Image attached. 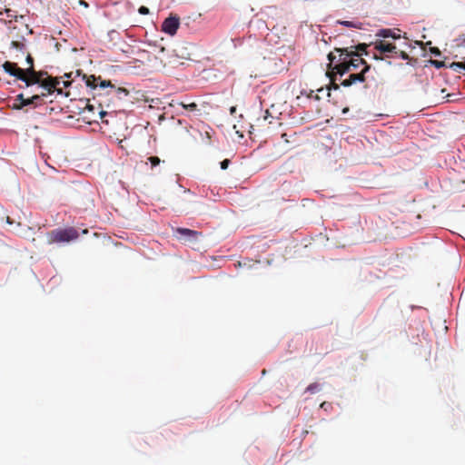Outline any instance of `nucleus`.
<instances>
[{
  "label": "nucleus",
  "mask_w": 465,
  "mask_h": 465,
  "mask_svg": "<svg viewBox=\"0 0 465 465\" xmlns=\"http://www.w3.org/2000/svg\"><path fill=\"white\" fill-rule=\"evenodd\" d=\"M87 232H88V231H87L86 229H84V230H83V231H82V233H84V234H85V233H87Z\"/></svg>",
  "instance_id": "obj_38"
},
{
  "label": "nucleus",
  "mask_w": 465,
  "mask_h": 465,
  "mask_svg": "<svg viewBox=\"0 0 465 465\" xmlns=\"http://www.w3.org/2000/svg\"><path fill=\"white\" fill-rule=\"evenodd\" d=\"M400 29H381L377 32L376 35L382 38H401Z\"/></svg>",
  "instance_id": "obj_10"
},
{
  "label": "nucleus",
  "mask_w": 465,
  "mask_h": 465,
  "mask_svg": "<svg viewBox=\"0 0 465 465\" xmlns=\"http://www.w3.org/2000/svg\"><path fill=\"white\" fill-rule=\"evenodd\" d=\"M431 53L435 55H439L440 54V50L437 47L431 49Z\"/></svg>",
  "instance_id": "obj_29"
},
{
  "label": "nucleus",
  "mask_w": 465,
  "mask_h": 465,
  "mask_svg": "<svg viewBox=\"0 0 465 465\" xmlns=\"http://www.w3.org/2000/svg\"><path fill=\"white\" fill-rule=\"evenodd\" d=\"M75 74H76V75H80V71L77 70Z\"/></svg>",
  "instance_id": "obj_39"
},
{
  "label": "nucleus",
  "mask_w": 465,
  "mask_h": 465,
  "mask_svg": "<svg viewBox=\"0 0 465 465\" xmlns=\"http://www.w3.org/2000/svg\"><path fill=\"white\" fill-rule=\"evenodd\" d=\"M375 49L378 50L380 53H398L397 47L394 44L384 40L377 41L375 43Z\"/></svg>",
  "instance_id": "obj_9"
},
{
  "label": "nucleus",
  "mask_w": 465,
  "mask_h": 465,
  "mask_svg": "<svg viewBox=\"0 0 465 465\" xmlns=\"http://www.w3.org/2000/svg\"><path fill=\"white\" fill-rule=\"evenodd\" d=\"M450 67L453 68L454 70H458V69H465V63H461V62H454L450 64Z\"/></svg>",
  "instance_id": "obj_18"
},
{
  "label": "nucleus",
  "mask_w": 465,
  "mask_h": 465,
  "mask_svg": "<svg viewBox=\"0 0 465 465\" xmlns=\"http://www.w3.org/2000/svg\"><path fill=\"white\" fill-rule=\"evenodd\" d=\"M396 54H398L403 60L409 59V54L405 51H398Z\"/></svg>",
  "instance_id": "obj_24"
},
{
  "label": "nucleus",
  "mask_w": 465,
  "mask_h": 465,
  "mask_svg": "<svg viewBox=\"0 0 465 465\" xmlns=\"http://www.w3.org/2000/svg\"><path fill=\"white\" fill-rule=\"evenodd\" d=\"M431 64L436 67V68H441L445 65L444 62H441V61H438V60H431Z\"/></svg>",
  "instance_id": "obj_23"
},
{
  "label": "nucleus",
  "mask_w": 465,
  "mask_h": 465,
  "mask_svg": "<svg viewBox=\"0 0 465 465\" xmlns=\"http://www.w3.org/2000/svg\"><path fill=\"white\" fill-rule=\"evenodd\" d=\"M334 52L338 53L336 56L333 53L328 54L330 61L329 66L331 68L332 73L342 76L344 74L351 71H356L360 66H363L360 73H351L349 77L343 80L341 84L348 87L357 82L365 81V74L370 70L371 66L366 61L361 57V54L353 50V46L346 48H335Z\"/></svg>",
  "instance_id": "obj_1"
},
{
  "label": "nucleus",
  "mask_w": 465,
  "mask_h": 465,
  "mask_svg": "<svg viewBox=\"0 0 465 465\" xmlns=\"http://www.w3.org/2000/svg\"><path fill=\"white\" fill-rule=\"evenodd\" d=\"M148 161L151 163L152 166H156L161 163V160L157 156H151L148 158Z\"/></svg>",
  "instance_id": "obj_20"
},
{
  "label": "nucleus",
  "mask_w": 465,
  "mask_h": 465,
  "mask_svg": "<svg viewBox=\"0 0 465 465\" xmlns=\"http://www.w3.org/2000/svg\"><path fill=\"white\" fill-rule=\"evenodd\" d=\"M367 47H368V45L366 44H359L355 49H356V53L360 54L361 56L364 54H368V52H367Z\"/></svg>",
  "instance_id": "obj_16"
},
{
  "label": "nucleus",
  "mask_w": 465,
  "mask_h": 465,
  "mask_svg": "<svg viewBox=\"0 0 465 465\" xmlns=\"http://www.w3.org/2000/svg\"><path fill=\"white\" fill-rule=\"evenodd\" d=\"M4 220L8 224H13L14 223L13 220H11V218L3 212L2 214L0 215V222H3Z\"/></svg>",
  "instance_id": "obj_21"
},
{
  "label": "nucleus",
  "mask_w": 465,
  "mask_h": 465,
  "mask_svg": "<svg viewBox=\"0 0 465 465\" xmlns=\"http://www.w3.org/2000/svg\"><path fill=\"white\" fill-rule=\"evenodd\" d=\"M80 233L74 227L57 228L47 232L48 244L70 242L78 239Z\"/></svg>",
  "instance_id": "obj_2"
},
{
  "label": "nucleus",
  "mask_w": 465,
  "mask_h": 465,
  "mask_svg": "<svg viewBox=\"0 0 465 465\" xmlns=\"http://www.w3.org/2000/svg\"><path fill=\"white\" fill-rule=\"evenodd\" d=\"M229 164H230V160L229 159H224L223 161L221 162V168L223 170H225V169L228 168Z\"/></svg>",
  "instance_id": "obj_26"
},
{
  "label": "nucleus",
  "mask_w": 465,
  "mask_h": 465,
  "mask_svg": "<svg viewBox=\"0 0 465 465\" xmlns=\"http://www.w3.org/2000/svg\"><path fill=\"white\" fill-rule=\"evenodd\" d=\"M11 45L16 49H23L24 47V44L20 43V42H17V41H13L11 43Z\"/></svg>",
  "instance_id": "obj_25"
},
{
  "label": "nucleus",
  "mask_w": 465,
  "mask_h": 465,
  "mask_svg": "<svg viewBox=\"0 0 465 465\" xmlns=\"http://www.w3.org/2000/svg\"><path fill=\"white\" fill-rule=\"evenodd\" d=\"M41 79L39 73H37L34 68H26L25 69L24 79L21 81L25 83L26 86H31L33 84H39L41 83Z\"/></svg>",
  "instance_id": "obj_6"
},
{
  "label": "nucleus",
  "mask_w": 465,
  "mask_h": 465,
  "mask_svg": "<svg viewBox=\"0 0 465 465\" xmlns=\"http://www.w3.org/2000/svg\"><path fill=\"white\" fill-rule=\"evenodd\" d=\"M175 233L176 235H179V239L189 242L196 241L198 236L201 235V232L197 231L180 227L175 229Z\"/></svg>",
  "instance_id": "obj_8"
},
{
  "label": "nucleus",
  "mask_w": 465,
  "mask_h": 465,
  "mask_svg": "<svg viewBox=\"0 0 465 465\" xmlns=\"http://www.w3.org/2000/svg\"><path fill=\"white\" fill-rule=\"evenodd\" d=\"M39 84L47 91V94H52L54 91L63 94L62 88L59 87L60 80L57 77L47 76L45 79L42 78Z\"/></svg>",
  "instance_id": "obj_4"
},
{
  "label": "nucleus",
  "mask_w": 465,
  "mask_h": 465,
  "mask_svg": "<svg viewBox=\"0 0 465 465\" xmlns=\"http://www.w3.org/2000/svg\"><path fill=\"white\" fill-rule=\"evenodd\" d=\"M138 11L141 15H147L149 13V9L145 6H141Z\"/></svg>",
  "instance_id": "obj_27"
},
{
  "label": "nucleus",
  "mask_w": 465,
  "mask_h": 465,
  "mask_svg": "<svg viewBox=\"0 0 465 465\" xmlns=\"http://www.w3.org/2000/svg\"><path fill=\"white\" fill-rule=\"evenodd\" d=\"M114 95L119 99H123L124 97H125L129 94V91L124 87H118V88L114 87Z\"/></svg>",
  "instance_id": "obj_13"
},
{
  "label": "nucleus",
  "mask_w": 465,
  "mask_h": 465,
  "mask_svg": "<svg viewBox=\"0 0 465 465\" xmlns=\"http://www.w3.org/2000/svg\"><path fill=\"white\" fill-rule=\"evenodd\" d=\"M5 13L6 15V17H8L10 19L17 18L16 11L12 10L11 8H5Z\"/></svg>",
  "instance_id": "obj_17"
},
{
  "label": "nucleus",
  "mask_w": 465,
  "mask_h": 465,
  "mask_svg": "<svg viewBox=\"0 0 465 465\" xmlns=\"http://www.w3.org/2000/svg\"><path fill=\"white\" fill-rule=\"evenodd\" d=\"M86 108H87L90 112H94V109H95V108H94V105H93V104H89L86 105Z\"/></svg>",
  "instance_id": "obj_31"
},
{
  "label": "nucleus",
  "mask_w": 465,
  "mask_h": 465,
  "mask_svg": "<svg viewBox=\"0 0 465 465\" xmlns=\"http://www.w3.org/2000/svg\"><path fill=\"white\" fill-rule=\"evenodd\" d=\"M73 74H74L73 72H71V73H69V74H64V77H66V78H71V77H72V75H73Z\"/></svg>",
  "instance_id": "obj_37"
},
{
  "label": "nucleus",
  "mask_w": 465,
  "mask_h": 465,
  "mask_svg": "<svg viewBox=\"0 0 465 465\" xmlns=\"http://www.w3.org/2000/svg\"><path fill=\"white\" fill-rule=\"evenodd\" d=\"M0 14L2 15V12H0Z\"/></svg>",
  "instance_id": "obj_40"
},
{
  "label": "nucleus",
  "mask_w": 465,
  "mask_h": 465,
  "mask_svg": "<svg viewBox=\"0 0 465 465\" xmlns=\"http://www.w3.org/2000/svg\"><path fill=\"white\" fill-rule=\"evenodd\" d=\"M331 406V404L330 402H327V401H323L322 404H321V408L323 409V410H327L328 408H330Z\"/></svg>",
  "instance_id": "obj_28"
},
{
  "label": "nucleus",
  "mask_w": 465,
  "mask_h": 465,
  "mask_svg": "<svg viewBox=\"0 0 465 465\" xmlns=\"http://www.w3.org/2000/svg\"><path fill=\"white\" fill-rule=\"evenodd\" d=\"M46 94L45 93H43L42 94H35L33 95L32 97L30 98H25L24 97V94H20L16 96V99L15 101L19 102L18 104H14V108H16V109H21L23 108L24 106H26V105H29V104H37V101L40 100V98L42 96H45Z\"/></svg>",
  "instance_id": "obj_5"
},
{
  "label": "nucleus",
  "mask_w": 465,
  "mask_h": 465,
  "mask_svg": "<svg viewBox=\"0 0 465 465\" xmlns=\"http://www.w3.org/2000/svg\"><path fill=\"white\" fill-rule=\"evenodd\" d=\"M4 70L12 76L21 80L24 79L25 69L17 66V64L6 61L3 64Z\"/></svg>",
  "instance_id": "obj_7"
},
{
  "label": "nucleus",
  "mask_w": 465,
  "mask_h": 465,
  "mask_svg": "<svg viewBox=\"0 0 465 465\" xmlns=\"http://www.w3.org/2000/svg\"><path fill=\"white\" fill-rule=\"evenodd\" d=\"M71 83L72 82H70V81H64L63 82L64 87H68L71 84Z\"/></svg>",
  "instance_id": "obj_34"
},
{
  "label": "nucleus",
  "mask_w": 465,
  "mask_h": 465,
  "mask_svg": "<svg viewBox=\"0 0 465 465\" xmlns=\"http://www.w3.org/2000/svg\"><path fill=\"white\" fill-rule=\"evenodd\" d=\"M98 85L101 88H104V87H108V86H110L112 89L114 88V85L111 83V81H106V80L100 81Z\"/></svg>",
  "instance_id": "obj_19"
},
{
  "label": "nucleus",
  "mask_w": 465,
  "mask_h": 465,
  "mask_svg": "<svg viewBox=\"0 0 465 465\" xmlns=\"http://www.w3.org/2000/svg\"><path fill=\"white\" fill-rule=\"evenodd\" d=\"M83 79L85 80V84L89 87L96 88L98 86V84L96 83L97 78L94 75L86 76L85 74H83Z\"/></svg>",
  "instance_id": "obj_12"
},
{
  "label": "nucleus",
  "mask_w": 465,
  "mask_h": 465,
  "mask_svg": "<svg viewBox=\"0 0 465 465\" xmlns=\"http://www.w3.org/2000/svg\"><path fill=\"white\" fill-rule=\"evenodd\" d=\"M177 104L180 105L181 107H183L184 110L190 112V113H195V112L199 111L198 105L194 102L188 103V104H186L184 102H179V103H177Z\"/></svg>",
  "instance_id": "obj_11"
},
{
  "label": "nucleus",
  "mask_w": 465,
  "mask_h": 465,
  "mask_svg": "<svg viewBox=\"0 0 465 465\" xmlns=\"http://www.w3.org/2000/svg\"><path fill=\"white\" fill-rule=\"evenodd\" d=\"M26 63L29 65L28 68H34V58L32 57V55L30 54H28L26 56Z\"/></svg>",
  "instance_id": "obj_22"
},
{
  "label": "nucleus",
  "mask_w": 465,
  "mask_h": 465,
  "mask_svg": "<svg viewBox=\"0 0 465 465\" xmlns=\"http://www.w3.org/2000/svg\"><path fill=\"white\" fill-rule=\"evenodd\" d=\"M339 24L346 26V27H352V28H361V23L355 22V21H338Z\"/></svg>",
  "instance_id": "obj_14"
},
{
  "label": "nucleus",
  "mask_w": 465,
  "mask_h": 465,
  "mask_svg": "<svg viewBox=\"0 0 465 465\" xmlns=\"http://www.w3.org/2000/svg\"><path fill=\"white\" fill-rule=\"evenodd\" d=\"M179 26L180 17L176 14H170V15L162 23L161 30L164 34L173 36L176 35Z\"/></svg>",
  "instance_id": "obj_3"
},
{
  "label": "nucleus",
  "mask_w": 465,
  "mask_h": 465,
  "mask_svg": "<svg viewBox=\"0 0 465 465\" xmlns=\"http://www.w3.org/2000/svg\"><path fill=\"white\" fill-rule=\"evenodd\" d=\"M339 87H340L339 84H335L333 81L331 82V88L337 90V89H339Z\"/></svg>",
  "instance_id": "obj_32"
},
{
  "label": "nucleus",
  "mask_w": 465,
  "mask_h": 465,
  "mask_svg": "<svg viewBox=\"0 0 465 465\" xmlns=\"http://www.w3.org/2000/svg\"><path fill=\"white\" fill-rule=\"evenodd\" d=\"M39 75H40V78H43L44 75H46L47 73L46 72H42V71H39Z\"/></svg>",
  "instance_id": "obj_36"
},
{
  "label": "nucleus",
  "mask_w": 465,
  "mask_h": 465,
  "mask_svg": "<svg viewBox=\"0 0 465 465\" xmlns=\"http://www.w3.org/2000/svg\"><path fill=\"white\" fill-rule=\"evenodd\" d=\"M98 114H99L100 118L103 119V117L105 116L107 114V113L104 110H101L98 112Z\"/></svg>",
  "instance_id": "obj_30"
},
{
  "label": "nucleus",
  "mask_w": 465,
  "mask_h": 465,
  "mask_svg": "<svg viewBox=\"0 0 465 465\" xmlns=\"http://www.w3.org/2000/svg\"><path fill=\"white\" fill-rule=\"evenodd\" d=\"M230 113H231V114H234L236 113V107L235 106H232L230 108Z\"/></svg>",
  "instance_id": "obj_33"
},
{
  "label": "nucleus",
  "mask_w": 465,
  "mask_h": 465,
  "mask_svg": "<svg viewBox=\"0 0 465 465\" xmlns=\"http://www.w3.org/2000/svg\"><path fill=\"white\" fill-rule=\"evenodd\" d=\"M321 391V385L317 382L311 383L307 388L306 391L312 394L316 393Z\"/></svg>",
  "instance_id": "obj_15"
},
{
  "label": "nucleus",
  "mask_w": 465,
  "mask_h": 465,
  "mask_svg": "<svg viewBox=\"0 0 465 465\" xmlns=\"http://www.w3.org/2000/svg\"><path fill=\"white\" fill-rule=\"evenodd\" d=\"M464 42H465V37H464Z\"/></svg>",
  "instance_id": "obj_41"
},
{
  "label": "nucleus",
  "mask_w": 465,
  "mask_h": 465,
  "mask_svg": "<svg viewBox=\"0 0 465 465\" xmlns=\"http://www.w3.org/2000/svg\"><path fill=\"white\" fill-rule=\"evenodd\" d=\"M79 4H80L81 5H84V7H88V3H87V2H85V1L79 2Z\"/></svg>",
  "instance_id": "obj_35"
}]
</instances>
